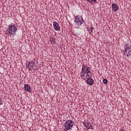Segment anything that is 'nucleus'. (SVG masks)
<instances>
[{"mask_svg": "<svg viewBox=\"0 0 131 131\" xmlns=\"http://www.w3.org/2000/svg\"><path fill=\"white\" fill-rule=\"evenodd\" d=\"M16 31H17V25H10L7 29L6 33L8 36H12V35H15Z\"/></svg>", "mask_w": 131, "mask_h": 131, "instance_id": "obj_1", "label": "nucleus"}, {"mask_svg": "<svg viewBox=\"0 0 131 131\" xmlns=\"http://www.w3.org/2000/svg\"><path fill=\"white\" fill-rule=\"evenodd\" d=\"M125 50H123L124 54L125 56L126 55L127 57H128L130 60L131 59V41L126 43L124 46Z\"/></svg>", "mask_w": 131, "mask_h": 131, "instance_id": "obj_2", "label": "nucleus"}, {"mask_svg": "<svg viewBox=\"0 0 131 131\" xmlns=\"http://www.w3.org/2000/svg\"><path fill=\"white\" fill-rule=\"evenodd\" d=\"M75 123L72 120H68L66 121L63 126L64 127V130L67 131L69 129H72V127L74 126Z\"/></svg>", "mask_w": 131, "mask_h": 131, "instance_id": "obj_3", "label": "nucleus"}, {"mask_svg": "<svg viewBox=\"0 0 131 131\" xmlns=\"http://www.w3.org/2000/svg\"><path fill=\"white\" fill-rule=\"evenodd\" d=\"M74 22L78 27H80L82 24L84 23V20H83L82 16L77 15L76 16H75Z\"/></svg>", "mask_w": 131, "mask_h": 131, "instance_id": "obj_4", "label": "nucleus"}, {"mask_svg": "<svg viewBox=\"0 0 131 131\" xmlns=\"http://www.w3.org/2000/svg\"><path fill=\"white\" fill-rule=\"evenodd\" d=\"M53 27L54 30L56 31H59L60 30V26H59V24L57 21L53 22Z\"/></svg>", "mask_w": 131, "mask_h": 131, "instance_id": "obj_5", "label": "nucleus"}, {"mask_svg": "<svg viewBox=\"0 0 131 131\" xmlns=\"http://www.w3.org/2000/svg\"><path fill=\"white\" fill-rule=\"evenodd\" d=\"M86 82L89 85H93L94 84V79L90 77L86 79Z\"/></svg>", "mask_w": 131, "mask_h": 131, "instance_id": "obj_6", "label": "nucleus"}, {"mask_svg": "<svg viewBox=\"0 0 131 131\" xmlns=\"http://www.w3.org/2000/svg\"><path fill=\"white\" fill-rule=\"evenodd\" d=\"M112 7V10L114 11V12H117V11H118V9H119V7L117 4H113Z\"/></svg>", "mask_w": 131, "mask_h": 131, "instance_id": "obj_7", "label": "nucleus"}, {"mask_svg": "<svg viewBox=\"0 0 131 131\" xmlns=\"http://www.w3.org/2000/svg\"><path fill=\"white\" fill-rule=\"evenodd\" d=\"M24 90L26 92H28L29 93H31V90L30 85L28 84H25L24 86Z\"/></svg>", "mask_w": 131, "mask_h": 131, "instance_id": "obj_8", "label": "nucleus"}, {"mask_svg": "<svg viewBox=\"0 0 131 131\" xmlns=\"http://www.w3.org/2000/svg\"><path fill=\"white\" fill-rule=\"evenodd\" d=\"M87 128L88 129H94V123H93V122H88Z\"/></svg>", "mask_w": 131, "mask_h": 131, "instance_id": "obj_9", "label": "nucleus"}, {"mask_svg": "<svg viewBox=\"0 0 131 131\" xmlns=\"http://www.w3.org/2000/svg\"><path fill=\"white\" fill-rule=\"evenodd\" d=\"M26 68H27V69L30 71L32 70V68H33V66L31 64L30 61H28V64L26 65Z\"/></svg>", "mask_w": 131, "mask_h": 131, "instance_id": "obj_10", "label": "nucleus"}, {"mask_svg": "<svg viewBox=\"0 0 131 131\" xmlns=\"http://www.w3.org/2000/svg\"><path fill=\"white\" fill-rule=\"evenodd\" d=\"M80 76L82 79L85 80V79H86V78H85V72H81L80 73Z\"/></svg>", "mask_w": 131, "mask_h": 131, "instance_id": "obj_11", "label": "nucleus"}, {"mask_svg": "<svg viewBox=\"0 0 131 131\" xmlns=\"http://www.w3.org/2000/svg\"><path fill=\"white\" fill-rule=\"evenodd\" d=\"M50 41L51 45H55L56 43V38H54V37L51 38Z\"/></svg>", "mask_w": 131, "mask_h": 131, "instance_id": "obj_12", "label": "nucleus"}, {"mask_svg": "<svg viewBox=\"0 0 131 131\" xmlns=\"http://www.w3.org/2000/svg\"><path fill=\"white\" fill-rule=\"evenodd\" d=\"M86 69V66H85V65H84V64H82L81 72H85Z\"/></svg>", "mask_w": 131, "mask_h": 131, "instance_id": "obj_13", "label": "nucleus"}, {"mask_svg": "<svg viewBox=\"0 0 131 131\" xmlns=\"http://www.w3.org/2000/svg\"><path fill=\"white\" fill-rule=\"evenodd\" d=\"M89 73H85V78H86V79H87V78H90V77H92V75H89Z\"/></svg>", "mask_w": 131, "mask_h": 131, "instance_id": "obj_14", "label": "nucleus"}, {"mask_svg": "<svg viewBox=\"0 0 131 131\" xmlns=\"http://www.w3.org/2000/svg\"><path fill=\"white\" fill-rule=\"evenodd\" d=\"M94 30V27H91L90 28H89V33L91 34V35H92V33H93V31Z\"/></svg>", "mask_w": 131, "mask_h": 131, "instance_id": "obj_15", "label": "nucleus"}, {"mask_svg": "<svg viewBox=\"0 0 131 131\" xmlns=\"http://www.w3.org/2000/svg\"><path fill=\"white\" fill-rule=\"evenodd\" d=\"M87 73H91V70H90V67L86 68L85 72Z\"/></svg>", "mask_w": 131, "mask_h": 131, "instance_id": "obj_16", "label": "nucleus"}, {"mask_svg": "<svg viewBox=\"0 0 131 131\" xmlns=\"http://www.w3.org/2000/svg\"><path fill=\"white\" fill-rule=\"evenodd\" d=\"M103 83H104V84H107L108 83V80H107V79H104L103 80Z\"/></svg>", "mask_w": 131, "mask_h": 131, "instance_id": "obj_17", "label": "nucleus"}, {"mask_svg": "<svg viewBox=\"0 0 131 131\" xmlns=\"http://www.w3.org/2000/svg\"><path fill=\"white\" fill-rule=\"evenodd\" d=\"M87 2H89V3H92V2H94V3H96L97 2V0H86Z\"/></svg>", "mask_w": 131, "mask_h": 131, "instance_id": "obj_18", "label": "nucleus"}, {"mask_svg": "<svg viewBox=\"0 0 131 131\" xmlns=\"http://www.w3.org/2000/svg\"><path fill=\"white\" fill-rule=\"evenodd\" d=\"M31 65H35V62L33 60H32L31 62H30Z\"/></svg>", "mask_w": 131, "mask_h": 131, "instance_id": "obj_19", "label": "nucleus"}, {"mask_svg": "<svg viewBox=\"0 0 131 131\" xmlns=\"http://www.w3.org/2000/svg\"><path fill=\"white\" fill-rule=\"evenodd\" d=\"M83 125H84V126H85V127L88 128V122L83 123Z\"/></svg>", "mask_w": 131, "mask_h": 131, "instance_id": "obj_20", "label": "nucleus"}, {"mask_svg": "<svg viewBox=\"0 0 131 131\" xmlns=\"http://www.w3.org/2000/svg\"><path fill=\"white\" fill-rule=\"evenodd\" d=\"M1 105H3V102H2V99L0 98V106Z\"/></svg>", "mask_w": 131, "mask_h": 131, "instance_id": "obj_21", "label": "nucleus"}, {"mask_svg": "<svg viewBox=\"0 0 131 131\" xmlns=\"http://www.w3.org/2000/svg\"><path fill=\"white\" fill-rule=\"evenodd\" d=\"M35 60H36L35 59H33V61H35Z\"/></svg>", "mask_w": 131, "mask_h": 131, "instance_id": "obj_22", "label": "nucleus"}]
</instances>
